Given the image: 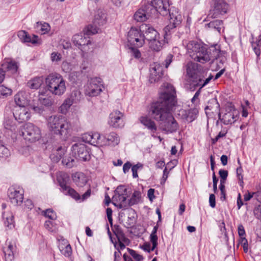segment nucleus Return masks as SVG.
Wrapping results in <instances>:
<instances>
[{"label": "nucleus", "mask_w": 261, "mask_h": 261, "mask_svg": "<svg viewBox=\"0 0 261 261\" xmlns=\"http://www.w3.org/2000/svg\"><path fill=\"white\" fill-rule=\"evenodd\" d=\"M144 38L143 35L140 36V37H137L135 38L134 43H130L131 45H134L135 47H141L144 43Z\"/></svg>", "instance_id": "51"}, {"label": "nucleus", "mask_w": 261, "mask_h": 261, "mask_svg": "<svg viewBox=\"0 0 261 261\" xmlns=\"http://www.w3.org/2000/svg\"><path fill=\"white\" fill-rule=\"evenodd\" d=\"M253 195L256 197L257 200L261 202V192L257 191V192L250 193L248 192L244 195V199L245 201H247L253 197Z\"/></svg>", "instance_id": "44"}, {"label": "nucleus", "mask_w": 261, "mask_h": 261, "mask_svg": "<svg viewBox=\"0 0 261 261\" xmlns=\"http://www.w3.org/2000/svg\"><path fill=\"white\" fill-rule=\"evenodd\" d=\"M43 215L50 220H55L57 216L55 212L51 209H47L42 212Z\"/></svg>", "instance_id": "50"}, {"label": "nucleus", "mask_w": 261, "mask_h": 261, "mask_svg": "<svg viewBox=\"0 0 261 261\" xmlns=\"http://www.w3.org/2000/svg\"><path fill=\"white\" fill-rule=\"evenodd\" d=\"M143 167V165L140 163H138L137 164L134 165L132 167V171L133 173V177L134 178H137L138 177V170L139 169H141Z\"/></svg>", "instance_id": "55"}, {"label": "nucleus", "mask_w": 261, "mask_h": 261, "mask_svg": "<svg viewBox=\"0 0 261 261\" xmlns=\"http://www.w3.org/2000/svg\"><path fill=\"white\" fill-rule=\"evenodd\" d=\"M139 121L141 123L147 128L150 132L151 137L156 138L155 133L158 130V126L152 118L148 116H142L140 117Z\"/></svg>", "instance_id": "18"}, {"label": "nucleus", "mask_w": 261, "mask_h": 261, "mask_svg": "<svg viewBox=\"0 0 261 261\" xmlns=\"http://www.w3.org/2000/svg\"><path fill=\"white\" fill-rule=\"evenodd\" d=\"M24 192L20 188L11 187L8 190V195L10 202L14 205H20L23 200Z\"/></svg>", "instance_id": "13"}, {"label": "nucleus", "mask_w": 261, "mask_h": 261, "mask_svg": "<svg viewBox=\"0 0 261 261\" xmlns=\"http://www.w3.org/2000/svg\"><path fill=\"white\" fill-rule=\"evenodd\" d=\"M240 243L241 244L243 247V249L245 252L248 251V241L245 238H241L240 240Z\"/></svg>", "instance_id": "62"}, {"label": "nucleus", "mask_w": 261, "mask_h": 261, "mask_svg": "<svg viewBox=\"0 0 261 261\" xmlns=\"http://www.w3.org/2000/svg\"><path fill=\"white\" fill-rule=\"evenodd\" d=\"M163 90L157 100L151 103L148 110L149 116L159 123L171 112L177 105L175 88L171 84L165 83Z\"/></svg>", "instance_id": "1"}, {"label": "nucleus", "mask_w": 261, "mask_h": 261, "mask_svg": "<svg viewBox=\"0 0 261 261\" xmlns=\"http://www.w3.org/2000/svg\"><path fill=\"white\" fill-rule=\"evenodd\" d=\"M13 115L19 123H22L29 120L31 116L29 110L25 107H16Z\"/></svg>", "instance_id": "16"}, {"label": "nucleus", "mask_w": 261, "mask_h": 261, "mask_svg": "<svg viewBox=\"0 0 261 261\" xmlns=\"http://www.w3.org/2000/svg\"><path fill=\"white\" fill-rule=\"evenodd\" d=\"M146 5L154 17H156L158 13L163 16L168 15V9L170 7L169 0H152L150 3Z\"/></svg>", "instance_id": "8"}, {"label": "nucleus", "mask_w": 261, "mask_h": 261, "mask_svg": "<svg viewBox=\"0 0 261 261\" xmlns=\"http://www.w3.org/2000/svg\"><path fill=\"white\" fill-rule=\"evenodd\" d=\"M123 114L120 111L116 110L110 115L109 124L114 127H121L123 126L122 117Z\"/></svg>", "instance_id": "23"}, {"label": "nucleus", "mask_w": 261, "mask_h": 261, "mask_svg": "<svg viewBox=\"0 0 261 261\" xmlns=\"http://www.w3.org/2000/svg\"><path fill=\"white\" fill-rule=\"evenodd\" d=\"M187 49L192 59L202 64L207 62L213 63L222 54L220 45L215 44L206 48L195 41H189L187 44Z\"/></svg>", "instance_id": "2"}, {"label": "nucleus", "mask_w": 261, "mask_h": 261, "mask_svg": "<svg viewBox=\"0 0 261 261\" xmlns=\"http://www.w3.org/2000/svg\"><path fill=\"white\" fill-rule=\"evenodd\" d=\"M10 152L8 148L4 145H1L0 146V158H6L9 155Z\"/></svg>", "instance_id": "56"}, {"label": "nucleus", "mask_w": 261, "mask_h": 261, "mask_svg": "<svg viewBox=\"0 0 261 261\" xmlns=\"http://www.w3.org/2000/svg\"><path fill=\"white\" fill-rule=\"evenodd\" d=\"M60 249L62 253L66 257H69L72 254V251L70 244H67L64 248Z\"/></svg>", "instance_id": "49"}, {"label": "nucleus", "mask_w": 261, "mask_h": 261, "mask_svg": "<svg viewBox=\"0 0 261 261\" xmlns=\"http://www.w3.org/2000/svg\"><path fill=\"white\" fill-rule=\"evenodd\" d=\"M42 84V80L41 77H36L27 83V86L31 89H37Z\"/></svg>", "instance_id": "39"}, {"label": "nucleus", "mask_w": 261, "mask_h": 261, "mask_svg": "<svg viewBox=\"0 0 261 261\" xmlns=\"http://www.w3.org/2000/svg\"><path fill=\"white\" fill-rule=\"evenodd\" d=\"M211 8L205 20L208 21L211 18H216L226 14L229 5L225 0H212Z\"/></svg>", "instance_id": "6"}, {"label": "nucleus", "mask_w": 261, "mask_h": 261, "mask_svg": "<svg viewBox=\"0 0 261 261\" xmlns=\"http://www.w3.org/2000/svg\"><path fill=\"white\" fill-rule=\"evenodd\" d=\"M14 101L17 107H25L29 103L27 94L24 91H20L14 96Z\"/></svg>", "instance_id": "28"}, {"label": "nucleus", "mask_w": 261, "mask_h": 261, "mask_svg": "<svg viewBox=\"0 0 261 261\" xmlns=\"http://www.w3.org/2000/svg\"><path fill=\"white\" fill-rule=\"evenodd\" d=\"M150 83H155L158 82L163 76V66L160 64L154 63L151 65L150 68Z\"/></svg>", "instance_id": "19"}, {"label": "nucleus", "mask_w": 261, "mask_h": 261, "mask_svg": "<svg viewBox=\"0 0 261 261\" xmlns=\"http://www.w3.org/2000/svg\"><path fill=\"white\" fill-rule=\"evenodd\" d=\"M50 57L53 62H58L61 61L62 55L57 52H53L51 53Z\"/></svg>", "instance_id": "61"}, {"label": "nucleus", "mask_w": 261, "mask_h": 261, "mask_svg": "<svg viewBox=\"0 0 261 261\" xmlns=\"http://www.w3.org/2000/svg\"><path fill=\"white\" fill-rule=\"evenodd\" d=\"M99 28L96 24H94L93 23L91 24L87 25L83 30L84 35L87 36L94 35L97 33Z\"/></svg>", "instance_id": "41"}, {"label": "nucleus", "mask_w": 261, "mask_h": 261, "mask_svg": "<svg viewBox=\"0 0 261 261\" xmlns=\"http://www.w3.org/2000/svg\"><path fill=\"white\" fill-rule=\"evenodd\" d=\"M140 31L143 33V36L144 40L149 42L159 38V34L152 27L147 24H143L140 28Z\"/></svg>", "instance_id": "20"}, {"label": "nucleus", "mask_w": 261, "mask_h": 261, "mask_svg": "<svg viewBox=\"0 0 261 261\" xmlns=\"http://www.w3.org/2000/svg\"><path fill=\"white\" fill-rule=\"evenodd\" d=\"M72 151L74 157L80 161L86 162L91 159L89 149L84 144H74L72 146Z\"/></svg>", "instance_id": "11"}, {"label": "nucleus", "mask_w": 261, "mask_h": 261, "mask_svg": "<svg viewBox=\"0 0 261 261\" xmlns=\"http://www.w3.org/2000/svg\"><path fill=\"white\" fill-rule=\"evenodd\" d=\"M12 94V90L4 85L0 86V98H4Z\"/></svg>", "instance_id": "45"}, {"label": "nucleus", "mask_w": 261, "mask_h": 261, "mask_svg": "<svg viewBox=\"0 0 261 261\" xmlns=\"http://www.w3.org/2000/svg\"><path fill=\"white\" fill-rule=\"evenodd\" d=\"M106 15L101 11H98L94 16L93 21L94 24H96L99 28L106 23Z\"/></svg>", "instance_id": "33"}, {"label": "nucleus", "mask_w": 261, "mask_h": 261, "mask_svg": "<svg viewBox=\"0 0 261 261\" xmlns=\"http://www.w3.org/2000/svg\"><path fill=\"white\" fill-rule=\"evenodd\" d=\"M242 172H243V169H242L241 166L240 165L239 167L237 168L236 172H237V177L239 180V185L242 187H243V184H244L243 175H242Z\"/></svg>", "instance_id": "53"}, {"label": "nucleus", "mask_w": 261, "mask_h": 261, "mask_svg": "<svg viewBox=\"0 0 261 261\" xmlns=\"http://www.w3.org/2000/svg\"><path fill=\"white\" fill-rule=\"evenodd\" d=\"M47 125L49 129L54 134L59 135L62 140H66L71 134L72 124L62 116H50L47 120Z\"/></svg>", "instance_id": "3"}, {"label": "nucleus", "mask_w": 261, "mask_h": 261, "mask_svg": "<svg viewBox=\"0 0 261 261\" xmlns=\"http://www.w3.org/2000/svg\"><path fill=\"white\" fill-rule=\"evenodd\" d=\"M85 35L82 34H77L73 35L72 38L73 44L82 50L84 49L85 46L91 43L90 40Z\"/></svg>", "instance_id": "24"}, {"label": "nucleus", "mask_w": 261, "mask_h": 261, "mask_svg": "<svg viewBox=\"0 0 261 261\" xmlns=\"http://www.w3.org/2000/svg\"><path fill=\"white\" fill-rule=\"evenodd\" d=\"M57 180L62 189V191H65L68 187L70 177L68 174L65 172H61L57 175Z\"/></svg>", "instance_id": "27"}, {"label": "nucleus", "mask_w": 261, "mask_h": 261, "mask_svg": "<svg viewBox=\"0 0 261 261\" xmlns=\"http://www.w3.org/2000/svg\"><path fill=\"white\" fill-rule=\"evenodd\" d=\"M62 163L66 166L67 167L71 168L74 165L75 160L70 156H66L63 158Z\"/></svg>", "instance_id": "46"}, {"label": "nucleus", "mask_w": 261, "mask_h": 261, "mask_svg": "<svg viewBox=\"0 0 261 261\" xmlns=\"http://www.w3.org/2000/svg\"><path fill=\"white\" fill-rule=\"evenodd\" d=\"M254 214L258 219H261V205L256 206L254 210Z\"/></svg>", "instance_id": "63"}, {"label": "nucleus", "mask_w": 261, "mask_h": 261, "mask_svg": "<svg viewBox=\"0 0 261 261\" xmlns=\"http://www.w3.org/2000/svg\"><path fill=\"white\" fill-rule=\"evenodd\" d=\"M120 141L118 135L114 132L110 133L108 135L100 136V146L111 145L115 146L119 144Z\"/></svg>", "instance_id": "21"}, {"label": "nucleus", "mask_w": 261, "mask_h": 261, "mask_svg": "<svg viewBox=\"0 0 261 261\" xmlns=\"http://www.w3.org/2000/svg\"><path fill=\"white\" fill-rule=\"evenodd\" d=\"M18 69V66L15 61H11L3 63L0 67V84L3 82L7 72L10 74H15L17 73Z\"/></svg>", "instance_id": "14"}, {"label": "nucleus", "mask_w": 261, "mask_h": 261, "mask_svg": "<svg viewBox=\"0 0 261 261\" xmlns=\"http://www.w3.org/2000/svg\"><path fill=\"white\" fill-rule=\"evenodd\" d=\"M65 194L70 196L72 198L76 200L81 199L80 194L71 187H68L65 191L63 192Z\"/></svg>", "instance_id": "43"}, {"label": "nucleus", "mask_w": 261, "mask_h": 261, "mask_svg": "<svg viewBox=\"0 0 261 261\" xmlns=\"http://www.w3.org/2000/svg\"><path fill=\"white\" fill-rule=\"evenodd\" d=\"M168 14L170 18L175 17L178 15H181L178 11V9L174 7H170L168 9Z\"/></svg>", "instance_id": "52"}, {"label": "nucleus", "mask_w": 261, "mask_h": 261, "mask_svg": "<svg viewBox=\"0 0 261 261\" xmlns=\"http://www.w3.org/2000/svg\"><path fill=\"white\" fill-rule=\"evenodd\" d=\"M127 249L129 253L135 260L137 261H142L143 260V256L138 254L136 251L128 248H127Z\"/></svg>", "instance_id": "54"}, {"label": "nucleus", "mask_w": 261, "mask_h": 261, "mask_svg": "<svg viewBox=\"0 0 261 261\" xmlns=\"http://www.w3.org/2000/svg\"><path fill=\"white\" fill-rule=\"evenodd\" d=\"M75 103V100L70 97L67 98L60 107V111L62 114H66L70 107Z\"/></svg>", "instance_id": "38"}, {"label": "nucleus", "mask_w": 261, "mask_h": 261, "mask_svg": "<svg viewBox=\"0 0 261 261\" xmlns=\"http://www.w3.org/2000/svg\"><path fill=\"white\" fill-rule=\"evenodd\" d=\"M150 242L152 244V246L151 248L152 250H154V249L158 245V236L155 234H150Z\"/></svg>", "instance_id": "59"}, {"label": "nucleus", "mask_w": 261, "mask_h": 261, "mask_svg": "<svg viewBox=\"0 0 261 261\" xmlns=\"http://www.w3.org/2000/svg\"><path fill=\"white\" fill-rule=\"evenodd\" d=\"M226 113L222 118L219 119L225 125L231 124L238 119L239 112L233 106L230 105L226 108Z\"/></svg>", "instance_id": "12"}, {"label": "nucleus", "mask_w": 261, "mask_h": 261, "mask_svg": "<svg viewBox=\"0 0 261 261\" xmlns=\"http://www.w3.org/2000/svg\"><path fill=\"white\" fill-rule=\"evenodd\" d=\"M103 85L100 77H93L88 80L85 88V94L90 97L96 96L102 91Z\"/></svg>", "instance_id": "9"}, {"label": "nucleus", "mask_w": 261, "mask_h": 261, "mask_svg": "<svg viewBox=\"0 0 261 261\" xmlns=\"http://www.w3.org/2000/svg\"><path fill=\"white\" fill-rule=\"evenodd\" d=\"M179 112L183 119L187 122H191L197 118L198 111L197 109H192L188 111L181 110Z\"/></svg>", "instance_id": "26"}, {"label": "nucleus", "mask_w": 261, "mask_h": 261, "mask_svg": "<svg viewBox=\"0 0 261 261\" xmlns=\"http://www.w3.org/2000/svg\"><path fill=\"white\" fill-rule=\"evenodd\" d=\"M205 113L207 116L212 117L218 115L219 119L221 118L220 107L216 98L211 99L205 108Z\"/></svg>", "instance_id": "17"}, {"label": "nucleus", "mask_w": 261, "mask_h": 261, "mask_svg": "<svg viewBox=\"0 0 261 261\" xmlns=\"http://www.w3.org/2000/svg\"><path fill=\"white\" fill-rule=\"evenodd\" d=\"M73 181L79 187H83L87 183V179L83 173H75L72 176Z\"/></svg>", "instance_id": "35"}, {"label": "nucleus", "mask_w": 261, "mask_h": 261, "mask_svg": "<svg viewBox=\"0 0 261 261\" xmlns=\"http://www.w3.org/2000/svg\"><path fill=\"white\" fill-rule=\"evenodd\" d=\"M48 90L56 95H61L66 91L65 81L59 74H50L45 79Z\"/></svg>", "instance_id": "4"}, {"label": "nucleus", "mask_w": 261, "mask_h": 261, "mask_svg": "<svg viewBox=\"0 0 261 261\" xmlns=\"http://www.w3.org/2000/svg\"><path fill=\"white\" fill-rule=\"evenodd\" d=\"M112 230L118 240H122L124 243L127 244L129 243V240L125 237L122 228L119 225H114L112 228Z\"/></svg>", "instance_id": "31"}, {"label": "nucleus", "mask_w": 261, "mask_h": 261, "mask_svg": "<svg viewBox=\"0 0 261 261\" xmlns=\"http://www.w3.org/2000/svg\"><path fill=\"white\" fill-rule=\"evenodd\" d=\"M167 41L168 40L165 38L164 41L160 40L159 37L149 42L148 43L150 49L155 51H159L162 48L164 42H167Z\"/></svg>", "instance_id": "34"}, {"label": "nucleus", "mask_w": 261, "mask_h": 261, "mask_svg": "<svg viewBox=\"0 0 261 261\" xmlns=\"http://www.w3.org/2000/svg\"><path fill=\"white\" fill-rule=\"evenodd\" d=\"M14 247L13 245L9 244L6 247L3 248V252L6 261H12L14 259L13 249Z\"/></svg>", "instance_id": "36"}, {"label": "nucleus", "mask_w": 261, "mask_h": 261, "mask_svg": "<svg viewBox=\"0 0 261 261\" xmlns=\"http://www.w3.org/2000/svg\"><path fill=\"white\" fill-rule=\"evenodd\" d=\"M38 100L41 104L46 107L50 106L53 104L52 99L50 97H44L43 95L39 96Z\"/></svg>", "instance_id": "48"}, {"label": "nucleus", "mask_w": 261, "mask_h": 261, "mask_svg": "<svg viewBox=\"0 0 261 261\" xmlns=\"http://www.w3.org/2000/svg\"><path fill=\"white\" fill-rule=\"evenodd\" d=\"M140 30L136 28H132L128 32L127 40L129 43H134L135 38L137 37H140L142 35L140 33Z\"/></svg>", "instance_id": "37"}, {"label": "nucleus", "mask_w": 261, "mask_h": 261, "mask_svg": "<svg viewBox=\"0 0 261 261\" xmlns=\"http://www.w3.org/2000/svg\"><path fill=\"white\" fill-rule=\"evenodd\" d=\"M127 189L124 186L120 185L117 187L115 191V194L117 195H126Z\"/></svg>", "instance_id": "58"}, {"label": "nucleus", "mask_w": 261, "mask_h": 261, "mask_svg": "<svg viewBox=\"0 0 261 261\" xmlns=\"http://www.w3.org/2000/svg\"><path fill=\"white\" fill-rule=\"evenodd\" d=\"M113 201L118 203V206L120 208H126L129 206L126 200V195L115 194L112 198Z\"/></svg>", "instance_id": "30"}, {"label": "nucleus", "mask_w": 261, "mask_h": 261, "mask_svg": "<svg viewBox=\"0 0 261 261\" xmlns=\"http://www.w3.org/2000/svg\"><path fill=\"white\" fill-rule=\"evenodd\" d=\"M182 18L181 15H178L176 17L169 18V23L164 29V37L165 39L169 40L171 34L174 32V30L179 27L182 22Z\"/></svg>", "instance_id": "15"}, {"label": "nucleus", "mask_w": 261, "mask_h": 261, "mask_svg": "<svg viewBox=\"0 0 261 261\" xmlns=\"http://www.w3.org/2000/svg\"><path fill=\"white\" fill-rule=\"evenodd\" d=\"M82 139L83 141L90 144L94 146L100 145V135L98 133H86L83 135Z\"/></svg>", "instance_id": "25"}, {"label": "nucleus", "mask_w": 261, "mask_h": 261, "mask_svg": "<svg viewBox=\"0 0 261 261\" xmlns=\"http://www.w3.org/2000/svg\"><path fill=\"white\" fill-rule=\"evenodd\" d=\"M196 67V65H189L187 68V74L191 78L190 86L192 90H194L198 87L202 89L213 78V76L210 74L207 78L204 80V76L198 73Z\"/></svg>", "instance_id": "5"}, {"label": "nucleus", "mask_w": 261, "mask_h": 261, "mask_svg": "<svg viewBox=\"0 0 261 261\" xmlns=\"http://www.w3.org/2000/svg\"><path fill=\"white\" fill-rule=\"evenodd\" d=\"M154 17L151 11L148 9L146 5H145L142 8L139 9L134 14L135 20L138 22H143L149 19L150 17Z\"/></svg>", "instance_id": "22"}, {"label": "nucleus", "mask_w": 261, "mask_h": 261, "mask_svg": "<svg viewBox=\"0 0 261 261\" xmlns=\"http://www.w3.org/2000/svg\"><path fill=\"white\" fill-rule=\"evenodd\" d=\"M130 49L132 54L136 58L141 57V53L137 48H136L135 47H130Z\"/></svg>", "instance_id": "64"}, {"label": "nucleus", "mask_w": 261, "mask_h": 261, "mask_svg": "<svg viewBox=\"0 0 261 261\" xmlns=\"http://www.w3.org/2000/svg\"><path fill=\"white\" fill-rule=\"evenodd\" d=\"M3 218L6 227L9 229L14 227V216L10 211L3 212Z\"/></svg>", "instance_id": "32"}, {"label": "nucleus", "mask_w": 261, "mask_h": 261, "mask_svg": "<svg viewBox=\"0 0 261 261\" xmlns=\"http://www.w3.org/2000/svg\"><path fill=\"white\" fill-rule=\"evenodd\" d=\"M21 132L24 139L30 143L38 141L42 138L40 128L32 123L25 124Z\"/></svg>", "instance_id": "7"}, {"label": "nucleus", "mask_w": 261, "mask_h": 261, "mask_svg": "<svg viewBox=\"0 0 261 261\" xmlns=\"http://www.w3.org/2000/svg\"><path fill=\"white\" fill-rule=\"evenodd\" d=\"M205 28L210 29L213 31H217L218 33H221L222 29L224 28L223 25V21L219 19H215L209 23L205 24Z\"/></svg>", "instance_id": "29"}, {"label": "nucleus", "mask_w": 261, "mask_h": 261, "mask_svg": "<svg viewBox=\"0 0 261 261\" xmlns=\"http://www.w3.org/2000/svg\"><path fill=\"white\" fill-rule=\"evenodd\" d=\"M70 97L75 100V103H77L81 99V93L77 90L73 91L71 93Z\"/></svg>", "instance_id": "60"}, {"label": "nucleus", "mask_w": 261, "mask_h": 261, "mask_svg": "<svg viewBox=\"0 0 261 261\" xmlns=\"http://www.w3.org/2000/svg\"><path fill=\"white\" fill-rule=\"evenodd\" d=\"M141 192L139 191H135L131 198L128 200V204H129V206H132L139 203L141 200Z\"/></svg>", "instance_id": "40"}, {"label": "nucleus", "mask_w": 261, "mask_h": 261, "mask_svg": "<svg viewBox=\"0 0 261 261\" xmlns=\"http://www.w3.org/2000/svg\"><path fill=\"white\" fill-rule=\"evenodd\" d=\"M44 227L46 229L50 232H53L56 230V227L54 222L50 220H47L45 221L44 223Z\"/></svg>", "instance_id": "57"}, {"label": "nucleus", "mask_w": 261, "mask_h": 261, "mask_svg": "<svg viewBox=\"0 0 261 261\" xmlns=\"http://www.w3.org/2000/svg\"><path fill=\"white\" fill-rule=\"evenodd\" d=\"M37 28L38 29H39L40 31H41V32L43 34H45L46 32H48L50 30V26L48 24V23L44 22H37Z\"/></svg>", "instance_id": "47"}, {"label": "nucleus", "mask_w": 261, "mask_h": 261, "mask_svg": "<svg viewBox=\"0 0 261 261\" xmlns=\"http://www.w3.org/2000/svg\"><path fill=\"white\" fill-rule=\"evenodd\" d=\"M172 113L171 112L159 122L160 129L166 133L176 132L179 127L178 123L174 118Z\"/></svg>", "instance_id": "10"}, {"label": "nucleus", "mask_w": 261, "mask_h": 261, "mask_svg": "<svg viewBox=\"0 0 261 261\" xmlns=\"http://www.w3.org/2000/svg\"><path fill=\"white\" fill-rule=\"evenodd\" d=\"M25 42L32 43L33 44H40L41 43V40L39 39L37 36L33 35L32 36H31L27 33L23 41V43Z\"/></svg>", "instance_id": "42"}]
</instances>
